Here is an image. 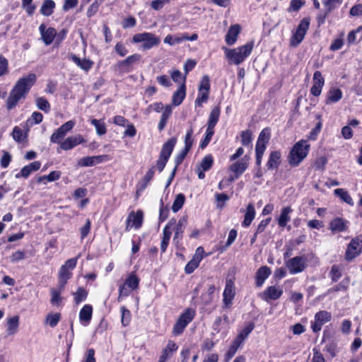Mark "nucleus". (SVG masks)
Returning a JSON list of instances; mask_svg holds the SVG:
<instances>
[{
	"mask_svg": "<svg viewBox=\"0 0 362 362\" xmlns=\"http://www.w3.org/2000/svg\"><path fill=\"white\" fill-rule=\"evenodd\" d=\"M36 79L37 77L35 74H29L20 78L16 81L6 101L8 110H12L16 107L19 100L25 98V95L36 82Z\"/></svg>",
	"mask_w": 362,
	"mask_h": 362,
	"instance_id": "nucleus-1",
	"label": "nucleus"
},
{
	"mask_svg": "<svg viewBox=\"0 0 362 362\" xmlns=\"http://www.w3.org/2000/svg\"><path fill=\"white\" fill-rule=\"evenodd\" d=\"M252 47L253 44L252 42H250L235 49H228L223 47V49L224 50L226 57L229 60L230 63L238 65L250 55L252 50Z\"/></svg>",
	"mask_w": 362,
	"mask_h": 362,
	"instance_id": "nucleus-2",
	"label": "nucleus"
},
{
	"mask_svg": "<svg viewBox=\"0 0 362 362\" xmlns=\"http://www.w3.org/2000/svg\"><path fill=\"white\" fill-rule=\"evenodd\" d=\"M310 145L305 140L298 141L291 150L288 159L291 166L298 165L303 159L307 156Z\"/></svg>",
	"mask_w": 362,
	"mask_h": 362,
	"instance_id": "nucleus-3",
	"label": "nucleus"
},
{
	"mask_svg": "<svg viewBox=\"0 0 362 362\" xmlns=\"http://www.w3.org/2000/svg\"><path fill=\"white\" fill-rule=\"evenodd\" d=\"M195 316V310L192 308H187L184 313L180 315L173 329V334L175 336L180 335L188 325L192 321Z\"/></svg>",
	"mask_w": 362,
	"mask_h": 362,
	"instance_id": "nucleus-4",
	"label": "nucleus"
},
{
	"mask_svg": "<svg viewBox=\"0 0 362 362\" xmlns=\"http://www.w3.org/2000/svg\"><path fill=\"white\" fill-rule=\"evenodd\" d=\"M77 264V258H71L65 262L60 267L58 274L59 284L61 288H64L69 279L72 276V271Z\"/></svg>",
	"mask_w": 362,
	"mask_h": 362,
	"instance_id": "nucleus-5",
	"label": "nucleus"
},
{
	"mask_svg": "<svg viewBox=\"0 0 362 362\" xmlns=\"http://www.w3.org/2000/svg\"><path fill=\"white\" fill-rule=\"evenodd\" d=\"M133 42L135 43L143 42L142 48L144 49H149L158 45L160 40L153 33H143L134 35L133 36Z\"/></svg>",
	"mask_w": 362,
	"mask_h": 362,
	"instance_id": "nucleus-6",
	"label": "nucleus"
},
{
	"mask_svg": "<svg viewBox=\"0 0 362 362\" xmlns=\"http://www.w3.org/2000/svg\"><path fill=\"white\" fill-rule=\"evenodd\" d=\"M310 21L308 18H303L298 24L296 31L293 33L291 40L290 45L291 47H297L304 39L305 35L309 29Z\"/></svg>",
	"mask_w": 362,
	"mask_h": 362,
	"instance_id": "nucleus-7",
	"label": "nucleus"
},
{
	"mask_svg": "<svg viewBox=\"0 0 362 362\" xmlns=\"http://www.w3.org/2000/svg\"><path fill=\"white\" fill-rule=\"evenodd\" d=\"M362 252V235L353 238L347 246L345 253V259L351 261Z\"/></svg>",
	"mask_w": 362,
	"mask_h": 362,
	"instance_id": "nucleus-8",
	"label": "nucleus"
},
{
	"mask_svg": "<svg viewBox=\"0 0 362 362\" xmlns=\"http://www.w3.org/2000/svg\"><path fill=\"white\" fill-rule=\"evenodd\" d=\"M76 122L74 120H69L59 127L50 137V141L54 144H59L61 145L63 139L75 126Z\"/></svg>",
	"mask_w": 362,
	"mask_h": 362,
	"instance_id": "nucleus-9",
	"label": "nucleus"
},
{
	"mask_svg": "<svg viewBox=\"0 0 362 362\" xmlns=\"http://www.w3.org/2000/svg\"><path fill=\"white\" fill-rule=\"evenodd\" d=\"M322 4L325 6V9L320 11L317 16V22L319 26L325 23L326 18L329 13L337 8V5L341 4V1L322 0Z\"/></svg>",
	"mask_w": 362,
	"mask_h": 362,
	"instance_id": "nucleus-10",
	"label": "nucleus"
},
{
	"mask_svg": "<svg viewBox=\"0 0 362 362\" xmlns=\"http://www.w3.org/2000/svg\"><path fill=\"white\" fill-rule=\"evenodd\" d=\"M307 259L303 256H297L290 259L286 262V267L291 274L303 272L306 267Z\"/></svg>",
	"mask_w": 362,
	"mask_h": 362,
	"instance_id": "nucleus-11",
	"label": "nucleus"
},
{
	"mask_svg": "<svg viewBox=\"0 0 362 362\" xmlns=\"http://www.w3.org/2000/svg\"><path fill=\"white\" fill-rule=\"evenodd\" d=\"M331 318V313L326 310H322L317 313L315 315V322L312 325L313 331L315 333L320 331L322 326L326 322L330 321Z\"/></svg>",
	"mask_w": 362,
	"mask_h": 362,
	"instance_id": "nucleus-12",
	"label": "nucleus"
},
{
	"mask_svg": "<svg viewBox=\"0 0 362 362\" xmlns=\"http://www.w3.org/2000/svg\"><path fill=\"white\" fill-rule=\"evenodd\" d=\"M144 214L142 211L139 210L135 214L132 211L127 220L126 230H129L130 227H134L136 229L139 228L143 223Z\"/></svg>",
	"mask_w": 362,
	"mask_h": 362,
	"instance_id": "nucleus-13",
	"label": "nucleus"
},
{
	"mask_svg": "<svg viewBox=\"0 0 362 362\" xmlns=\"http://www.w3.org/2000/svg\"><path fill=\"white\" fill-rule=\"evenodd\" d=\"M83 141L84 139L81 135L76 134L68 136L66 139L61 142L59 147L64 151H69L82 144Z\"/></svg>",
	"mask_w": 362,
	"mask_h": 362,
	"instance_id": "nucleus-14",
	"label": "nucleus"
},
{
	"mask_svg": "<svg viewBox=\"0 0 362 362\" xmlns=\"http://www.w3.org/2000/svg\"><path fill=\"white\" fill-rule=\"evenodd\" d=\"M283 293V290L278 286H269L259 296L264 300L268 302L269 300H277Z\"/></svg>",
	"mask_w": 362,
	"mask_h": 362,
	"instance_id": "nucleus-15",
	"label": "nucleus"
},
{
	"mask_svg": "<svg viewBox=\"0 0 362 362\" xmlns=\"http://www.w3.org/2000/svg\"><path fill=\"white\" fill-rule=\"evenodd\" d=\"M42 41L46 45H49L54 40L57 32L53 28H47L45 24H41L39 27Z\"/></svg>",
	"mask_w": 362,
	"mask_h": 362,
	"instance_id": "nucleus-16",
	"label": "nucleus"
},
{
	"mask_svg": "<svg viewBox=\"0 0 362 362\" xmlns=\"http://www.w3.org/2000/svg\"><path fill=\"white\" fill-rule=\"evenodd\" d=\"M41 167V163L40 161H34L30 163V164L24 166L21 171L16 174L15 177L17 179L23 177V178H28L30 175L38 170Z\"/></svg>",
	"mask_w": 362,
	"mask_h": 362,
	"instance_id": "nucleus-17",
	"label": "nucleus"
},
{
	"mask_svg": "<svg viewBox=\"0 0 362 362\" xmlns=\"http://www.w3.org/2000/svg\"><path fill=\"white\" fill-rule=\"evenodd\" d=\"M29 127L26 124L23 125V128L20 126H15L13 129L11 136L13 140L17 143H23L26 141L28 138V132Z\"/></svg>",
	"mask_w": 362,
	"mask_h": 362,
	"instance_id": "nucleus-18",
	"label": "nucleus"
},
{
	"mask_svg": "<svg viewBox=\"0 0 362 362\" xmlns=\"http://www.w3.org/2000/svg\"><path fill=\"white\" fill-rule=\"evenodd\" d=\"M249 157L245 156L240 160L230 166V170L235 173V178L242 175L248 167Z\"/></svg>",
	"mask_w": 362,
	"mask_h": 362,
	"instance_id": "nucleus-19",
	"label": "nucleus"
},
{
	"mask_svg": "<svg viewBox=\"0 0 362 362\" xmlns=\"http://www.w3.org/2000/svg\"><path fill=\"white\" fill-rule=\"evenodd\" d=\"M348 221L341 218L337 217L332 219L329 224V228L333 233L346 230Z\"/></svg>",
	"mask_w": 362,
	"mask_h": 362,
	"instance_id": "nucleus-20",
	"label": "nucleus"
},
{
	"mask_svg": "<svg viewBox=\"0 0 362 362\" xmlns=\"http://www.w3.org/2000/svg\"><path fill=\"white\" fill-rule=\"evenodd\" d=\"M139 59L140 55L134 54L128 57L126 59L119 62L116 66L120 72H127L129 71V67L132 64L139 61Z\"/></svg>",
	"mask_w": 362,
	"mask_h": 362,
	"instance_id": "nucleus-21",
	"label": "nucleus"
},
{
	"mask_svg": "<svg viewBox=\"0 0 362 362\" xmlns=\"http://www.w3.org/2000/svg\"><path fill=\"white\" fill-rule=\"evenodd\" d=\"M19 316L14 315L8 317L6 321V334L8 336L14 335L18 331L19 328Z\"/></svg>",
	"mask_w": 362,
	"mask_h": 362,
	"instance_id": "nucleus-22",
	"label": "nucleus"
},
{
	"mask_svg": "<svg viewBox=\"0 0 362 362\" xmlns=\"http://www.w3.org/2000/svg\"><path fill=\"white\" fill-rule=\"evenodd\" d=\"M271 136L270 129L264 128L259 134L255 148L265 151Z\"/></svg>",
	"mask_w": 362,
	"mask_h": 362,
	"instance_id": "nucleus-23",
	"label": "nucleus"
},
{
	"mask_svg": "<svg viewBox=\"0 0 362 362\" xmlns=\"http://www.w3.org/2000/svg\"><path fill=\"white\" fill-rule=\"evenodd\" d=\"M235 296V287L231 280H227L223 291V302L226 306L231 304L232 300Z\"/></svg>",
	"mask_w": 362,
	"mask_h": 362,
	"instance_id": "nucleus-24",
	"label": "nucleus"
},
{
	"mask_svg": "<svg viewBox=\"0 0 362 362\" xmlns=\"http://www.w3.org/2000/svg\"><path fill=\"white\" fill-rule=\"evenodd\" d=\"M185 76L182 77V82L179 89L175 91L173 95L172 103L175 106H177L182 103L185 97Z\"/></svg>",
	"mask_w": 362,
	"mask_h": 362,
	"instance_id": "nucleus-25",
	"label": "nucleus"
},
{
	"mask_svg": "<svg viewBox=\"0 0 362 362\" xmlns=\"http://www.w3.org/2000/svg\"><path fill=\"white\" fill-rule=\"evenodd\" d=\"M240 26L238 24L231 25L226 35V42L228 45H233L236 40L238 34L240 32Z\"/></svg>",
	"mask_w": 362,
	"mask_h": 362,
	"instance_id": "nucleus-26",
	"label": "nucleus"
},
{
	"mask_svg": "<svg viewBox=\"0 0 362 362\" xmlns=\"http://www.w3.org/2000/svg\"><path fill=\"white\" fill-rule=\"evenodd\" d=\"M271 274V270L267 266L261 267L256 272V286H262L265 279Z\"/></svg>",
	"mask_w": 362,
	"mask_h": 362,
	"instance_id": "nucleus-27",
	"label": "nucleus"
},
{
	"mask_svg": "<svg viewBox=\"0 0 362 362\" xmlns=\"http://www.w3.org/2000/svg\"><path fill=\"white\" fill-rule=\"evenodd\" d=\"M187 225V218L185 216L182 217L177 222L176 226V230L173 238V241L177 245L180 240L182 238L184 230Z\"/></svg>",
	"mask_w": 362,
	"mask_h": 362,
	"instance_id": "nucleus-28",
	"label": "nucleus"
},
{
	"mask_svg": "<svg viewBox=\"0 0 362 362\" xmlns=\"http://www.w3.org/2000/svg\"><path fill=\"white\" fill-rule=\"evenodd\" d=\"M176 142L177 139L175 137H173L165 142L162 147L160 156L169 159Z\"/></svg>",
	"mask_w": 362,
	"mask_h": 362,
	"instance_id": "nucleus-29",
	"label": "nucleus"
},
{
	"mask_svg": "<svg viewBox=\"0 0 362 362\" xmlns=\"http://www.w3.org/2000/svg\"><path fill=\"white\" fill-rule=\"evenodd\" d=\"M281 163V153L279 151H272L269 155L267 166L269 170L277 168Z\"/></svg>",
	"mask_w": 362,
	"mask_h": 362,
	"instance_id": "nucleus-30",
	"label": "nucleus"
},
{
	"mask_svg": "<svg viewBox=\"0 0 362 362\" xmlns=\"http://www.w3.org/2000/svg\"><path fill=\"white\" fill-rule=\"evenodd\" d=\"M255 216V209L252 204L250 203L247 206L246 213L244 216V220L243 221V226L244 227H248Z\"/></svg>",
	"mask_w": 362,
	"mask_h": 362,
	"instance_id": "nucleus-31",
	"label": "nucleus"
},
{
	"mask_svg": "<svg viewBox=\"0 0 362 362\" xmlns=\"http://www.w3.org/2000/svg\"><path fill=\"white\" fill-rule=\"evenodd\" d=\"M79 320L82 325L88 326L90 320V305H86L79 313Z\"/></svg>",
	"mask_w": 362,
	"mask_h": 362,
	"instance_id": "nucleus-32",
	"label": "nucleus"
},
{
	"mask_svg": "<svg viewBox=\"0 0 362 362\" xmlns=\"http://www.w3.org/2000/svg\"><path fill=\"white\" fill-rule=\"evenodd\" d=\"M220 107L218 106L215 107L212 109V110L210 112L209 118L208 120V128L210 129H214L215 126L216 125L219 116H220Z\"/></svg>",
	"mask_w": 362,
	"mask_h": 362,
	"instance_id": "nucleus-33",
	"label": "nucleus"
},
{
	"mask_svg": "<svg viewBox=\"0 0 362 362\" xmlns=\"http://www.w3.org/2000/svg\"><path fill=\"white\" fill-rule=\"evenodd\" d=\"M64 288H61L60 285L58 284L57 288L51 289V300L50 303L53 305H59L62 302L61 293L64 291Z\"/></svg>",
	"mask_w": 362,
	"mask_h": 362,
	"instance_id": "nucleus-34",
	"label": "nucleus"
},
{
	"mask_svg": "<svg viewBox=\"0 0 362 362\" xmlns=\"http://www.w3.org/2000/svg\"><path fill=\"white\" fill-rule=\"evenodd\" d=\"M342 97V93L340 89L332 88L331 89L327 97L326 103L329 104L331 103L338 102Z\"/></svg>",
	"mask_w": 362,
	"mask_h": 362,
	"instance_id": "nucleus-35",
	"label": "nucleus"
},
{
	"mask_svg": "<svg viewBox=\"0 0 362 362\" xmlns=\"http://www.w3.org/2000/svg\"><path fill=\"white\" fill-rule=\"evenodd\" d=\"M55 3L52 0L45 1L40 8V13L45 16H49L52 14Z\"/></svg>",
	"mask_w": 362,
	"mask_h": 362,
	"instance_id": "nucleus-36",
	"label": "nucleus"
},
{
	"mask_svg": "<svg viewBox=\"0 0 362 362\" xmlns=\"http://www.w3.org/2000/svg\"><path fill=\"white\" fill-rule=\"evenodd\" d=\"M334 193L336 196L339 197L343 202L347 203L350 206L354 205V202L347 191L341 188L334 189Z\"/></svg>",
	"mask_w": 362,
	"mask_h": 362,
	"instance_id": "nucleus-37",
	"label": "nucleus"
},
{
	"mask_svg": "<svg viewBox=\"0 0 362 362\" xmlns=\"http://www.w3.org/2000/svg\"><path fill=\"white\" fill-rule=\"evenodd\" d=\"M291 209L289 206L284 207L281 212L280 216L279 218L278 222L279 225L281 227H285L287 223L290 220L289 214L291 211Z\"/></svg>",
	"mask_w": 362,
	"mask_h": 362,
	"instance_id": "nucleus-38",
	"label": "nucleus"
},
{
	"mask_svg": "<svg viewBox=\"0 0 362 362\" xmlns=\"http://www.w3.org/2000/svg\"><path fill=\"white\" fill-rule=\"evenodd\" d=\"M61 177V172L54 170L49 173L47 175L40 176L37 179V182L41 183L43 182L44 180H47V182H54L59 180Z\"/></svg>",
	"mask_w": 362,
	"mask_h": 362,
	"instance_id": "nucleus-39",
	"label": "nucleus"
},
{
	"mask_svg": "<svg viewBox=\"0 0 362 362\" xmlns=\"http://www.w3.org/2000/svg\"><path fill=\"white\" fill-rule=\"evenodd\" d=\"M92 124L95 126L97 134L102 136L106 134L107 128L103 120L102 119H92Z\"/></svg>",
	"mask_w": 362,
	"mask_h": 362,
	"instance_id": "nucleus-40",
	"label": "nucleus"
},
{
	"mask_svg": "<svg viewBox=\"0 0 362 362\" xmlns=\"http://www.w3.org/2000/svg\"><path fill=\"white\" fill-rule=\"evenodd\" d=\"M71 59L76 64H77V66L86 71H88L90 68V62L88 60L81 59L79 57L74 54L71 56Z\"/></svg>",
	"mask_w": 362,
	"mask_h": 362,
	"instance_id": "nucleus-41",
	"label": "nucleus"
},
{
	"mask_svg": "<svg viewBox=\"0 0 362 362\" xmlns=\"http://www.w3.org/2000/svg\"><path fill=\"white\" fill-rule=\"evenodd\" d=\"M214 163V159L211 155L206 156L197 167L203 170L207 171L212 167Z\"/></svg>",
	"mask_w": 362,
	"mask_h": 362,
	"instance_id": "nucleus-42",
	"label": "nucleus"
},
{
	"mask_svg": "<svg viewBox=\"0 0 362 362\" xmlns=\"http://www.w3.org/2000/svg\"><path fill=\"white\" fill-rule=\"evenodd\" d=\"M155 173V166H152L144 175L142 182L141 183L140 190H144L148 182L151 180Z\"/></svg>",
	"mask_w": 362,
	"mask_h": 362,
	"instance_id": "nucleus-43",
	"label": "nucleus"
},
{
	"mask_svg": "<svg viewBox=\"0 0 362 362\" xmlns=\"http://www.w3.org/2000/svg\"><path fill=\"white\" fill-rule=\"evenodd\" d=\"M139 279L134 274H131L124 282V285L132 290L136 289L139 286Z\"/></svg>",
	"mask_w": 362,
	"mask_h": 362,
	"instance_id": "nucleus-44",
	"label": "nucleus"
},
{
	"mask_svg": "<svg viewBox=\"0 0 362 362\" xmlns=\"http://www.w3.org/2000/svg\"><path fill=\"white\" fill-rule=\"evenodd\" d=\"M42 119L43 116L40 112H34L31 117L27 119L25 124L29 127L35 124L40 123L42 121Z\"/></svg>",
	"mask_w": 362,
	"mask_h": 362,
	"instance_id": "nucleus-45",
	"label": "nucleus"
},
{
	"mask_svg": "<svg viewBox=\"0 0 362 362\" xmlns=\"http://www.w3.org/2000/svg\"><path fill=\"white\" fill-rule=\"evenodd\" d=\"M185 197L184 194H178L176 196V197L173 202V206H172V210L173 211V212L178 211L182 207V206L185 203Z\"/></svg>",
	"mask_w": 362,
	"mask_h": 362,
	"instance_id": "nucleus-46",
	"label": "nucleus"
},
{
	"mask_svg": "<svg viewBox=\"0 0 362 362\" xmlns=\"http://www.w3.org/2000/svg\"><path fill=\"white\" fill-rule=\"evenodd\" d=\"M172 233L170 230H167V228L163 229V237L160 244V250L162 252H165L169 244Z\"/></svg>",
	"mask_w": 362,
	"mask_h": 362,
	"instance_id": "nucleus-47",
	"label": "nucleus"
},
{
	"mask_svg": "<svg viewBox=\"0 0 362 362\" xmlns=\"http://www.w3.org/2000/svg\"><path fill=\"white\" fill-rule=\"evenodd\" d=\"M74 296L76 303L78 304L87 298L88 292L82 287H79L76 292L74 293Z\"/></svg>",
	"mask_w": 362,
	"mask_h": 362,
	"instance_id": "nucleus-48",
	"label": "nucleus"
},
{
	"mask_svg": "<svg viewBox=\"0 0 362 362\" xmlns=\"http://www.w3.org/2000/svg\"><path fill=\"white\" fill-rule=\"evenodd\" d=\"M61 318L59 313H50L46 317V323L51 327H54L57 325Z\"/></svg>",
	"mask_w": 362,
	"mask_h": 362,
	"instance_id": "nucleus-49",
	"label": "nucleus"
},
{
	"mask_svg": "<svg viewBox=\"0 0 362 362\" xmlns=\"http://www.w3.org/2000/svg\"><path fill=\"white\" fill-rule=\"evenodd\" d=\"M36 105L40 110L45 112H48L50 110L49 102L43 97H40L36 99Z\"/></svg>",
	"mask_w": 362,
	"mask_h": 362,
	"instance_id": "nucleus-50",
	"label": "nucleus"
},
{
	"mask_svg": "<svg viewBox=\"0 0 362 362\" xmlns=\"http://www.w3.org/2000/svg\"><path fill=\"white\" fill-rule=\"evenodd\" d=\"M192 135H193V129L192 127H190L187 130L185 137V148H184L186 150H188L189 151H190V149L193 145V143H194V139L192 138Z\"/></svg>",
	"mask_w": 362,
	"mask_h": 362,
	"instance_id": "nucleus-51",
	"label": "nucleus"
},
{
	"mask_svg": "<svg viewBox=\"0 0 362 362\" xmlns=\"http://www.w3.org/2000/svg\"><path fill=\"white\" fill-rule=\"evenodd\" d=\"M210 89V83L209 78L208 76H204L201 80L199 86V92L204 93L206 92L209 94Z\"/></svg>",
	"mask_w": 362,
	"mask_h": 362,
	"instance_id": "nucleus-52",
	"label": "nucleus"
},
{
	"mask_svg": "<svg viewBox=\"0 0 362 362\" xmlns=\"http://www.w3.org/2000/svg\"><path fill=\"white\" fill-rule=\"evenodd\" d=\"M199 262H200L199 260L192 257V259L185 266V273L188 274L192 273L194 269L198 267Z\"/></svg>",
	"mask_w": 362,
	"mask_h": 362,
	"instance_id": "nucleus-53",
	"label": "nucleus"
},
{
	"mask_svg": "<svg viewBox=\"0 0 362 362\" xmlns=\"http://www.w3.org/2000/svg\"><path fill=\"white\" fill-rule=\"evenodd\" d=\"M236 237H237V231H236V230H235V229L230 230V232H229V235H228L226 243L221 248V252L226 250L228 247H230L233 243V242L235 241Z\"/></svg>",
	"mask_w": 362,
	"mask_h": 362,
	"instance_id": "nucleus-54",
	"label": "nucleus"
},
{
	"mask_svg": "<svg viewBox=\"0 0 362 362\" xmlns=\"http://www.w3.org/2000/svg\"><path fill=\"white\" fill-rule=\"evenodd\" d=\"M8 72V62L4 56H0V77Z\"/></svg>",
	"mask_w": 362,
	"mask_h": 362,
	"instance_id": "nucleus-55",
	"label": "nucleus"
},
{
	"mask_svg": "<svg viewBox=\"0 0 362 362\" xmlns=\"http://www.w3.org/2000/svg\"><path fill=\"white\" fill-rule=\"evenodd\" d=\"M214 134V129L207 127L206 136H205L204 140L201 142L200 146H199L201 148H202V149L204 148L209 144Z\"/></svg>",
	"mask_w": 362,
	"mask_h": 362,
	"instance_id": "nucleus-56",
	"label": "nucleus"
},
{
	"mask_svg": "<svg viewBox=\"0 0 362 362\" xmlns=\"http://www.w3.org/2000/svg\"><path fill=\"white\" fill-rule=\"evenodd\" d=\"M330 276L332 281H337L341 276L340 268L338 265H333L331 269Z\"/></svg>",
	"mask_w": 362,
	"mask_h": 362,
	"instance_id": "nucleus-57",
	"label": "nucleus"
},
{
	"mask_svg": "<svg viewBox=\"0 0 362 362\" xmlns=\"http://www.w3.org/2000/svg\"><path fill=\"white\" fill-rule=\"evenodd\" d=\"M252 141V133L250 130L242 132L241 142L243 146L249 145Z\"/></svg>",
	"mask_w": 362,
	"mask_h": 362,
	"instance_id": "nucleus-58",
	"label": "nucleus"
},
{
	"mask_svg": "<svg viewBox=\"0 0 362 362\" xmlns=\"http://www.w3.org/2000/svg\"><path fill=\"white\" fill-rule=\"evenodd\" d=\"M11 161V156L6 151H4L1 158L0 164L2 168H6Z\"/></svg>",
	"mask_w": 362,
	"mask_h": 362,
	"instance_id": "nucleus-59",
	"label": "nucleus"
},
{
	"mask_svg": "<svg viewBox=\"0 0 362 362\" xmlns=\"http://www.w3.org/2000/svg\"><path fill=\"white\" fill-rule=\"evenodd\" d=\"M324 78L320 71H316L313 75V85L322 87L324 86Z\"/></svg>",
	"mask_w": 362,
	"mask_h": 362,
	"instance_id": "nucleus-60",
	"label": "nucleus"
},
{
	"mask_svg": "<svg viewBox=\"0 0 362 362\" xmlns=\"http://www.w3.org/2000/svg\"><path fill=\"white\" fill-rule=\"evenodd\" d=\"M131 314L129 310L124 307L122 308V323L124 326L129 325L130 321Z\"/></svg>",
	"mask_w": 362,
	"mask_h": 362,
	"instance_id": "nucleus-61",
	"label": "nucleus"
},
{
	"mask_svg": "<svg viewBox=\"0 0 362 362\" xmlns=\"http://www.w3.org/2000/svg\"><path fill=\"white\" fill-rule=\"evenodd\" d=\"M255 328V323L250 322L246 327H245L238 334L239 335H242L243 338L245 339L247 336L252 332V331Z\"/></svg>",
	"mask_w": 362,
	"mask_h": 362,
	"instance_id": "nucleus-62",
	"label": "nucleus"
},
{
	"mask_svg": "<svg viewBox=\"0 0 362 362\" xmlns=\"http://www.w3.org/2000/svg\"><path fill=\"white\" fill-rule=\"evenodd\" d=\"M188 153H189L188 150L183 148L182 150V151L176 156V157L175 158V163L176 167H177L182 163V161L184 160V159L185 158V157L187 156Z\"/></svg>",
	"mask_w": 362,
	"mask_h": 362,
	"instance_id": "nucleus-63",
	"label": "nucleus"
},
{
	"mask_svg": "<svg viewBox=\"0 0 362 362\" xmlns=\"http://www.w3.org/2000/svg\"><path fill=\"white\" fill-rule=\"evenodd\" d=\"M349 15L351 16H362V4H358L352 6L349 11Z\"/></svg>",
	"mask_w": 362,
	"mask_h": 362,
	"instance_id": "nucleus-64",
	"label": "nucleus"
}]
</instances>
